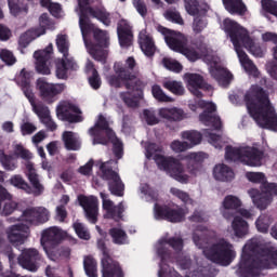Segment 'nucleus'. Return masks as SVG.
<instances>
[{
    "label": "nucleus",
    "mask_w": 277,
    "mask_h": 277,
    "mask_svg": "<svg viewBox=\"0 0 277 277\" xmlns=\"http://www.w3.org/2000/svg\"><path fill=\"white\" fill-rule=\"evenodd\" d=\"M31 154L29 150L25 149L21 144L13 145V153L12 155H6L5 150L0 149V163L2 168L8 170L9 172H13L18 168V163L14 159H31Z\"/></svg>",
    "instance_id": "f3484780"
},
{
    "label": "nucleus",
    "mask_w": 277,
    "mask_h": 277,
    "mask_svg": "<svg viewBox=\"0 0 277 277\" xmlns=\"http://www.w3.org/2000/svg\"><path fill=\"white\" fill-rule=\"evenodd\" d=\"M151 93L154 98H156V101H159L160 103H174V98L168 96L163 90L161 89V87L155 84L151 88Z\"/></svg>",
    "instance_id": "3c124183"
},
{
    "label": "nucleus",
    "mask_w": 277,
    "mask_h": 277,
    "mask_svg": "<svg viewBox=\"0 0 277 277\" xmlns=\"http://www.w3.org/2000/svg\"><path fill=\"white\" fill-rule=\"evenodd\" d=\"M5 246V239L3 238V236L0 234V252H2L3 254H6L8 259H9V263L12 267V265H14V261H16V255H14V253H12V247Z\"/></svg>",
    "instance_id": "5fc2aeb1"
},
{
    "label": "nucleus",
    "mask_w": 277,
    "mask_h": 277,
    "mask_svg": "<svg viewBox=\"0 0 277 277\" xmlns=\"http://www.w3.org/2000/svg\"><path fill=\"white\" fill-rule=\"evenodd\" d=\"M157 31L162 34L166 43L171 51L182 53V55H185L189 62H196L197 60H200V57H203V62L210 66L209 70L211 77L217 81L219 85L226 88V85L233 81V74L226 70L224 65H222L220 56L215 55V52L207 48V45L200 50V54L198 51L187 47V37H185V35L170 30L163 26H157Z\"/></svg>",
    "instance_id": "f03ea898"
},
{
    "label": "nucleus",
    "mask_w": 277,
    "mask_h": 277,
    "mask_svg": "<svg viewBox=\"0 0 277 277\" xmlns=\"http://www.w3.org/2000/svg\"><path fill=\"white\" fill-rule=\"evenodd\" d=\"M78 202L82 207L87 220L91 224H96V220H98V198L95 196H78Z\"/></svg>",
    "instance_id": "c756f323"
},
{
    "label": "nucleus",
    "mask_w": 277,
    "mask_h": 277,
    "mask_svg": "<svg viewBox=\"0 0 277 277\" xmlns=\"http://www.w3.org/2000/svg\"><path fill=\"white\" fill-rule=\"evenodd\" d=\"M141 118L143 122H146L150 127L159 124V118H157V116L155 115V110L153 109L143 110Z\"/></svg>",
    "instance_id": "4d7b16f0"
},
{
    "label": "nucleus",
    "mask_w": 277,
    "mask_h": 277,
    "mask_svg": "<svg viewBox=\"0 0 277 277\" xmlns=\"http://www.w3.org/2000/svg\"><path fill=\"white\" fill-rule=\"evenodd\" d=\"M225 159L226 161H239L249 168H261L263 166V151L255 146H227Z\"/></svg>",
    "instance_id": "9b49d317"
},
{
    "label": "nucleus",
    "mask_w": 277,
    "mask_h": 277,
    "mask_svg": "<svg viewBox=\"0 0 277 277\" xmlns=\"http://www.w3.org/2000/svg\"><path fill=\"white\" fill-rule=\"evenodd\" d=\"M100 197L102 198L104 217H106V220H120L122 217V213H124V203L120 202L117 206L114 205V201L109 199V195L104 192L100 193Z\"/></svg>",
    "instance_id": "cd10ccee"
},
{
    "label": "nucleus",
    "mask_w": 277,
    "mask_h": 277,
    "mask_svg": "<svg viewBox=\"0 0 277 277\" xmlns=\"http://www.w3.org/2000/svg\"><path fill=\"white\" fill-rule=\"evenodd\" d=\"M89 135L93 137V145L107 144V138L103 137L104 135H107L109 142L114 145V154L116 157L118 159L122 157V142L116 137V133L109 128L107 119L102 115L98 116L94 127L89 130Z\"/></svg>",
    "instance_id": "f8f14e48"
},
{
    "label": "nucleus",
    "mask_w": 277,
    "mask_h": 277,
    "mask_svg": "<svg viewBox=\"0 0 277 277\" xmlns=\"http://www.w3.org/2000/svg\"><path fill=\"white\" fill-rule=\"evenodd\" d=\"M18 265L28 272H38L42 258L36 249H25L17 259Z\"/></svg>",
    "instance_id": "c85d7f7f"
},
{
    "label": "nucleus",
    "mask_w": 277,
    "mask_h": 277,
    "mask_svg": "<svg viewBox=\"0 0 277 277\" xmlns=\"http://www.w3.org/2000/svg\"><path fill=\"white\" fill-rule=\"evenodd\" d=\"M201 107L205 111L199 115V120L206 127H213V129H222V121L220 117L215 115L217 106L211 102H205L202 100H194L188 102V108L190 111H198V108Z\"/></svg>",
    "instance_id": "4468645a"
},
{
    "label": "nucleus",
    "mask_w": 277,
    "mask_h": 277,
    "mask_svg": "<svg viewBox=\"0 0 277 277\" xmlns=\"http://www.w3.org/2000/svg\"><path fill=\"white\" fill-rule=\"evenodd\" d=\"M162 64L167 70H171L172 72H181L183 70V65L172 58H163Z\"/></svg>",
    "instance_id": "052dcab7"
},
{
    "label": "nucleus",
    "mask_w": 277,
    "mask_h": 277,
    "mask_svg": "<svg viewBox=\"0 0 277 277\" xmlns=\"http://www.w3.org/2000/svg\"><path fill=\"white\" fill-rule=\"evenodd\" d=\"M31 187L30 192H26V194H34V196H41L44 193V185L40 183L38 175L30 174L28 179Z\"/></svg>",
    "instance_id": "49530a36"
},
{
    "label": "nucleus",
    "mask_w": 277,
    "mask_h": 277,
    "mask_svg": "<svg viewBox=\"0 0 277 277\" xmlns=\"http://www.w3.org/2000/svg\"><path fill=\"white\" fill-rule=\"evenodd\" d=\"M40 5L49 9V12L55 18H62V16H64V11H62L60 3L51 2V0H40Z\"/></svg>",
    "instance_id": "37998d69"
},
{
    "label": "nucleus",
    "mask_w": 277,
    "mask_h": 277,
    "mask_svg": "<svg viewBox=\"0 0 277 277\" xmlns=\"http://www.w3.org/2000/svg\"><path fill=\"white\" fill-rule=\"evenodd\" d=\"M0 58L2 60V62H4V64H8V66H12L13 64H16V57L10 50H6V49L1 50Z\"/></svg>",
    "instance_id": "0e129e2a"
},
{
    "label": "nucleus",
    "mask_w": 277,
    "mask_h": 277,
    "mask_svg": "<svg viewBox=\"0 0 277 277\" xmlns=\"http://www.w3.org/2000/svg\"><path fill=\"white\" fill-rule=\"evenodd\" d=\"M241 199L237 196L228 195L222 201L221 212L222 215L228 220L230 217L229 211H237L241 207Z\"/></svg>",
    "instance_id": "e433bc0d"
},
{
    "label": "nucleus",
    "mask_w": 277,
    "mask_h": 277,
    "mask_svg": "<svg viewBox=\"0 0 277 277\" xmlns=\"http://www.w3.org/2000/svg\"><path fill=\"white\" fill-rule=\"evenodd\" d=\"M221 27L229 36L238 60L246 72L253 77H259V69H256V66H254L248 54L243 51L246 49L254 57H263L265 55V49H262L261 44L256 42L254 31H248V29L230 18H225Z\"/></svg>",
    "instance_id": "7ed1b4c3"
},
{
    "label": "nucleus",
    "mask_w": 277,
    "mask_h": 277,
    "mask_svg": "<svg viewBox=\"0 0 277 277\" xmlns=\"http://www.w3.org/2000/svg\"><path fill=\"white\" fill-rule=\"evenodd\" d=\"M222 1L225 10H227L229 14H238V16H243V14L248 12V8L241 0H222Z\"/></svg>",
    "instance_id": "4c0bfd02"
},
{
    "label": "nucleus",
    "mask_w": 277,
    "mask_h": 277,
    "mask_svg": "<svg viewBox=\"0 0 277 277\" xmlns=\"http://www.w3.org/2000/svg\"><path fill=\"white\" fill-rule=\"evenodd\" d=\"M135 68V58L128 57L126 64L115 63L114 69L118 77L108 76L107 82L113 88H120L122 81L126 83L127 90L136 91V96L131 97V93H120V97L128 107H140V102L144 98V92L140 90L142 88V81L137 78L136 75H132L133 69Z\"/></svg>",
    "instance_id": "423d86ee"
},
{
    "label": "nucleus",
    "mask_w": 277,
    "mask_h": 277,
    "mask_svg": "<svg viewBox=\"0 0 277 277\" xmlns=\"http://www.w3.org/2000/svg\"><path fill=\"white\" fill-rule=\"evenodd\" d=\"M37 90L45 103L52 104L57 101V95L66 90V85L64 83L47 82L44 78H39L37 80Z\"/></svg>",
    "instance_id": "6ab92c4d"
},
{
    "label": "nucleus",
    "mask_w": 277,
    "mask_h": 277,
    "mask_svg": "<svg viewBox=\"0 0 277 277\" xmlns=\"http://www.w3.org/2000/svg\"><path fill=\"white\" fill-rule=\"evenodd\" d=\"M111 163H114V161H108L104 163L97 162L96 167L100 168L102 172V179H104V181H108L109 192L114 196H122L124 192V184H122V181H120V176L118 175V173L111 170Z\"/></svg>",
    "instance_id": "dca6fc26"
},
{
    "label": "nucleus",
    "mask_w": 277,
    "mask_h": 277,
    "mask_svg": "<svg viewBox=\"0 0 277 277\" xmlns=\"http://www.w3.org/2000/svg\"><path fill=\"white\" fill-rule=\"evenodd\" d=\"M109 235L113 239V242L117 246H124L129 243V236H127V232L120 227L110 228Z\"/></svg>",
    "instance_id": "79ce46f5"
},
{
    "label": "nucleus",
    "mask_w": 277,
    "mask_h": 277,
    "mask_svg": "<svg viewBox=\"0 0 277 277\" xmlns=\"http://www.w3.org/2000/svg\"><path fill=\"white\" fill-rule=\"evenodd\" d=\"M36 126L31 122H24L21 126L22 135H31V133L36 132Z\"/></svg>",
    "instance_id": "338daca9"
},
{
    "label": "nucleus",
    "mask_w": 277,
    "mask_h": 277,
    "mask_svg": "<svg viewBox=\"0 0 277 277\" xmlns=\"http://www.w3.org/2000/svg\"><path fill=\"white\" fill-rule=\"evenodd\" d=\"M102 81H101V76H98V71L92 70V75L89 76V85L93 90H98L101 88Z\"/></svg>",
    "instance_id": "69168bd1"
},
{
    "label": "nucleus",
    "mask_w": 277,
    "mask_h": 277,
    "mask_svg": "<svg viewBox=\"0 0 277 277\" xmlns=\"http://www.w3.org/2000/svg\"><path fill=\"white\" fill-rule=\"evenodd\" d=\"M203 135L207 137L209 144L217 149L222 148L226 144V137L213 134L209 131H206Z\"/></svg>",
    "instance_id": "8fccbe9b"
},
{
    "label": "nucleus",
    "mask_w": 277,
    "mask_h": 277,
    "mask_svg": "<svg viewBox=\"0 0 277 277\" xmlns=\"http://www.w3.org/2000/svg\"><path fill=\"white\" fill-rule=\"evenodd\" d=\"M6 239L13 246H23L29 237V225L15 224L11 225L5 230Z\"/></svg>",
    "instance_id": "bb28decb"
},
{
    "label": "nucleus",
    "mask_w": 277,
    "mask_h": 277,
    "mask_svg": "<svg viewBox=\"0 0 277 277\" xmlns=\"http://www.w3.org/2000/svg\"><path fill=\"white\" fill-rule=\"evenodd\" d=\"M92 0H78L76 12L79 16V27L89 55H92L97 62H105L107 57V47H109V35L90 24V16L97 18L103 25L108 26L111 23L109 13L105 9L94 11L90 8Z\"/></svg>",
    "instance_id": "f257e3e1"
},
{
    "label": "nucleus",
    "mask_w": 277,
    "mask_h": 277,
    "mask_svg": "<svg viewBox=\"0 0 277 277\" xmlns=\"http://www.w3.org/2000/svg\"><path fill=\"white\" fill-rule=\"evenodd\" d=\"M163 88L175 94L176 96H183L185 94V87H183V82L176 80H167L163 82Z\"/></svg>",
    "instance_id": "c03bdc74"
},
{
    "label": "nucleus",
    "mask_w": 277,
    "mask_h": 277,
    "mask_svg": "<svg viewBox=\"0 0 277 277\" xmlns=\"http://www.w3.org/2000/svg\"><path fill=\"white\" fill-rule=\"evenodd\" d=\"M63 142L67 150H79L81 148L79 135L75 134V132H64Z\"/></svg>",
    "instance_id": "a19ab883"
},
{
    "label": "nucleus",
    "mask_w": 277,
    "mask_h": 277,
    "mask_svg": "<svg viewBox=\"0 0 277 277\" xmlns=\"http://www.w3.org/2000/svg\"><path fill=\"white\" fill-rule=\"evenodd\" d=\"M245 176L250 183L261 185L260 190L250 188L247 192L253 205L261 211L267 209L272 205L274 196H277V184L267 182V176L263 172H247Z\"/></svg>",
    "instance_id": "1a4fd4ad"
},
{
    "label": "nucleus",
    "mask_w": 277,
    "mask_h": 277,
    "mask_svg": "<svg viewBox=\"0 0 277 277\" xmlns=\"http://www.w3.org/2000/svg\"><path fill=\"white\" fill-rule=\"evenodd\" d=\"M163 16L167 21H170V23H175L176 25H185L181 13H179L176 10H168L163 13Z\"/></svg>",
    "instance_id": "6e6d98bb"
},
{
    "label": "nucleus",
    "mask_w": 277,
    "mask_h": 277,
    "mask_svg": "<svg viewBox=\"0 0 277 277\" xmlns=\"http://www.w3.org/2000/svg\"><path fill=\"white\" fill-rule=\"evenodd\" d=\"M256 239L249 240L243 249L239 269L245 277H258L261 269H274L277 267V250L264 249L259 251Z\"/></svg>",
    "instance_id": "39448f33"
},
{
    "label": "nucleus",
    "mask_w": 277,
    "mask_h": 277,
    "mask_svg": "<svg viewBox=\"0 0 277 277\" xmlns=\"http://www.w3.org/2000/svg\"><path fill=\"white\" fill-rule=\"evenodd\" d=\"M181 137L187 145L188 150L202 142V134L196 130L184 131L181 133Z\"/></svg>",
    "instance_id": "58836bf2"
},
{
    "label": "nucleus",
    "mask_w": 277,
    "mask_h": 277,
    "mask_svg": "<svg viewBox=\"0 0 277 277\" xmlns=\"http://www.w3.org/2000/svg\"><path fill=\"white\" fill-rule=\"evenodd\" d=\"M172 196H175V198H179V200L183 201L184 205L187 207H194L196 205V201L194 199L189 198V195L179 188H171Z\"/></svg>",
    "instance_id": "603ef678"
},
{
    "label": "nucleus",
    "mask_w": 277,
    "mask_h": 277,
    "mask_svg": "<svg viewBox=\"0 0 277 277\" xmlns=\"http://www.w3.org/2000/svg\"><path fill=\"white\" fill-rule=\"evenodd\" d=\"M245 102L251 118L255 120L258 127L277 131L276 108H274L263 89L252 85L245 95Z\"/></svg>",
    "instance_id": "20e7f679"
},
{
    "label": "nucleus",
    "mask_w": 277,
    "mask_h": 277,
    "mask_svg": "<svg viewBox=\"0 0 277 277\" xmlns=\"http://www.w3.org/2000/svg\"><path fill=\"white\" fill-rule=\"evenodd\" d=\"M212 176L220 183H230L235 180V171L225 163H219L213 168Z\"/></svg>",
    "instance_id": "473e14b6"
},
{
    "label": "nucleus",
    "mask_w": 277,
    "mask_h": 277,
    "mask_svg": "<svg viewBox=\"0 0 277 277\" xmlns=\"http://www.w3.org/2000/svg\"><path fill=\"white\" fill-rule=\"evenodd\" d=\"M145 150V157L147 159H154L159 170L166 172L168 176H171V179H174V181H177V183H182L183 185L189 183V175L185 171V164L175 157L161 155V153H163V147L161 145L146 143Z\"/></svg>",
    "instance_id": "6e6552de"
},
{
    "label": "nucleus",
    "mask_w": 277,
    "mask_h": 277,
    "mask_svg": "<svg viewBox=\"0 0 277 277\" xmlns=\"http://www.w3.org/2000/svg\"><path fill=\"white\" fill-rule=\"evenodd\" d=\"M56 47L60 53L63 54L64 60L56 63V77L57 79H66L68 77V70H77L79 66L72 60L68 57V49H70V42L68 41V36L57 35Z\"/></svg>",
    "instance_id": "ddd939ff"
},
{
    "label": "nucleus",
    "mask_w": 277,
    "mask_h": 277,
    "mask_svg": "<svg viewBox=\"0 0 277 277\" xmlns=\"http://www.w3.org/2000/svg\"><path fill=\"white\" fill-rule=\"evenodd\" d=\"M184 6L187 14L196 16L193 23V31L195 34H200V31L207 28V17H205L207 9H200L198 0H184Z\"/></svg>",
    "instance_id": "412c9836"
},
{
    "label": "nucleus",
    "mask_w": 277,
    "mask_h": 277,
    "mask_svg": "<svg viewBox=\"0 0 277 277\" xmlns=\"http://www.w3.org/2000/svg\"><path fill=\"white\" fill-rule=\"evenodd\" d=\"M262 9L274 16H277V2L274 0H262L261 1Z\"/></svg>",
    "instance_id": "e2e57ef3"
},
{
    "label": "nucleus",
    "mask_w": 277,
    "mask_h": 277,
    "mask_svg": "<svg viewBox=\"0 0 277 277\" xmlns=\"http://www.w3.org/2000/svg\"><path fill=\"white\" fill-rule=\"evenodd\" d=\"M9 10L12 16H21V14H27V5L21 3V0H8Z\"/></svg>",
    "instance_id": "09e8293b"
},
{
    "label": "nucleus",
    "mask_w": 277,
    "mask_h": 277,
    "mask_svg": "<svg viewBox=\"0 0 277 277\" xmlns=\"http://www.w3.org/2000/svg\"><path fill=\"white\" fill-rule=\"evenodd\" d=\"M17 81L26 96L28 98L32 111L38 116L40 122L47 127L50 131H55L57 129V124L55 121H53V118H51V110H49V107L42 105V104H36L35 95H34V89L31 88L30 81H31V74L25 71L23 69L17 77Z\"/></svg>",
    "instance_id": "9d476101"
},
{
    "label": "nucleus",
    "mask_w": 277,
    "mask_h": 277,
    "mask_svg": "<svg viewBox=\"0 0 277 277\" xmlns=\"http://www.w3.org/2000/svg\"><path fill=\"white\" fill-rule=\"evenodd\" d=\"M138 194L141 198H143V200H146L147 202L157 200V193L146 183L140 185Z\"/></svg>",
    "instance_id": "de8ad7c7"
},
{
    "label": "nucleus",
    "mask_w": 277,
    "mask_h": 277,
    "mask_svg": "<svg viewBox=\"0 0 277 277\" xmlns=\"http://www.w3.org/2000/svg\"><path fill=\"white\" fill-rule=\"evenodd\" d=\"M232 230L235 237H246L249 230L248 222L242 220L241 216L235 215L232 221Z\"/></svg>",
    "instance_id": "ea45409f"
},
{
    "label": "nucleus",
    "mask_w": 277,
    "mask_h": 277,
    "mask_svg": "<svg viewBox=\"0 0 277 277\" xmlns=\"http://www.w3.org/2000/svg\"><path fill=\"white\" fill-rule=\"evenodd\" d=\"M68 237V234L60 227H50L42 232L41 234V246L45 252V254L53 261V258L51 256V248L53 246H57L62 239H66Z\"/></svg>",
    "instance_id": "4be33fe9"
},
{
    "label": "nucleus",
    "mask_w": 277,
    "mask_h": 277,
    "mask_svg": "<svg viewBox=\"0 0 277 277\" xmlns=\"http://www.w3.org/2000/svg\"><path fill=\"white\" fill-rule=\"evenodd\" d=\"M158 116L168 122H181L186 120V118H189V114L176 106L159 108Z\"/></svg>",
    "instance_id": "7c9ffc66"
},
{
    "label": "nucleus",
    "mask_w": 277,
    "mask_h": 277,
    "mask_svg": "<svg viewBox=\"0 0 277 277\" xmlns=\"http://www.w3.org/2000/svg\"><path fill=\"white\" fill-rule=\"evenodd\" d=\"M10 183L11 185H13V187H16L17 189H23V192H31V186L29 184L26 183L25 179H23V176L21 175H13L10 179Z\"/></svg>",
    "instance_id": "864d4df0"
},
{
    "label": "nucleus",
    "mask_w": 277,
    "mask_h": 277,
    "mask_svg": "<svg viewBox=\"0 0 277 277\" xmlns=\"http://www.w3.org/2000/svg\"><path fill=\"white\" fill-rule=\"evenodd\" d=\"M184 159L187 161V170L189 174L198 176L200 173V167H198L197 163L205 161V159H207V154L202 151L188 153L184 156Z\"/></svg>",
    "instance_id": "72a5a7b5"
},
{
    "label": "nucleus",
    "mask_w": 277,
    "mask_h": 277,
    "mask_svg": "<svg viewBox=\"0 0 277 277\" xmlns=\"http://www.w3.org/2000/svg\"><path fill=\"white\" fill-rule=\"evenodd\" d=\"M170 149L172 150V153L179 155L180 153H185V150H189V147L187 146V143H185V141L174 140L170 144Z\"/></svg>",
    "instance_id": "680f3d73"
},
{
    "label": "nucleus",
    "mask_w": 277,
    "mask_h": 277,
    "mask_svg": "<svg viewBox=\"0 0 277 277\" xmlns=\"http://www.w3.org/2000/svg\"><path fill=\"white\" fill-rule=\"evenodd\" d=\"M183 79L186 83L187 90L197 98L202 97V92L200 90H208L209 92L213 90V87L205 82V78L199 74L188 72L183 76Z\"/></svg>",
    "instance_id": "393cba45"
},
{
    "label": "nucleus",
    "mask_w": 277,
    "mask_h": 277,
    "mask_svg": "<svg viewBox=\"0 0 277 277\" xmlns=\"http://www.w3.org/2000/svg\"><path fill=\"white\" fill-rule=\"evenodd\" d=\"M262 40L263 42H273L274 44H277V34L264 32L262 34Z\"/></svg>",
    "instance_id": "774afa93"
},
{
    "label": "nucleus",
    "mask_w": 277,
    "mask_h": 277,
    "mask_svg": "<svg viewBox=\"0 0 277 277\" xmlns=\"http://www.w3.org/2000/svg\"><path fill=\"white\" fill-rule=\"evenodd\" d=\"M74 230L80 239H84V241L90 240V232L88 230V227H85V225H83L82 223H74Z\"/></svg>",
    "instance_id": "bf43d9fd"
},
{
    "label": "nucleus",
    "mask_w": 277,
    "mask_h": 277,
    "mask_svg": "<svg viewBox=\"0 0 277 277\" xmlns=\"http://www.w3.org/2000/svg\"><path fill=\"white\" fill-rule=\"evenodd\" d=\"M84 272L88 277H98V268L96 266V260L92 256H85L83 261Z\"/></svg>",
    "instance_id": "a18cd8bd"
},
{
    "label": "nucleus",
    "mask_w": 277,
    "mask_h": 277,
    "mask_svg": "<svg viewBox=\"0 0 277 277\" xmlns=\"http://www.w3.org/2000/svg\"><path fill=\"white\" fill-rule=\"evenodd\" d=\"M53 56V43H50L45 49L38 50L34 53L35 66L39 75H51V57Z\"/></svg>",
    "instance_id": "b1692460"
},
{
    "label": "nucleus",
    "mask_w": 277,
    "mask_h": 277,
    "mask_svg": "<svg viewBox=\"0 0 277 277\" xmlns=\"http://www.w3.org/2000/svg\"><path fill=\"white\" fill-rule=\"evenodd\" d=\"M47 29H51V22L49 21V15L42 14L39 18V27L28 29L19 37V49H27L30 42H34L40 36H44Z\"/></svg>",
    "instance_id": "a211bd4d"
},
{
    "label": "nucleus",
    "mask_w": 277,
    "mask_h": 277,
    "mask_svg": "<svg viewBox=\"0 0 277 277\" xmlns=\"http://www.w3.org/2000/svg\"><path fill=\"white\" fill-rule=\"evenodd\" d=\"M79 106L68 102L62 101L56 106V118L63 122H83Z\"/></svg>",
    "instance_id": "aec40b11"
},
{
    "label": "nucleus",
    "mask_w": 277,
    "mask_h": 277,
    "mask_svg": "<svg viewBox=\"0 0 277 277\" xmlns=\"http://www.w3.org/2000/svg\"><path fill=\"white\" fill-rule=\"evenodd\" d=\"M193 241L197 248L202 250V253L209 261L217 265H228L233 263V259L237 256L233 245L222 239L214 243H209V232L207 227H197L193 235Z\"/></svg>",
    "instance_id": "0eeeda50"
},
{
    "label": "nucleus",
    "mask_w": 277,
    "mask_h": 277,
    "mask_svg": "<svg viewBox=\"0 0 277 277\" xmlns=\"http://www.w3.org/2000/svg\"><path fill=\"white\" fill-rule=\"evenodd\" d=\"M269 224H272V219L265 214L261 215L255 222L259 233H267Z\"/></svg>",
    "instance_id": "13d9d810"
},
{
    "label": "nucleus",
    "mask_w": 277,
    "mask_h": 277,
    "mask_svg": "<svg viewBox=\"0 0 277 277\" xmlns=\"http://www.w3.org/2000/svg\"><path fill=\"white\" fill-rule=\"evenodd\" d=\"M138 43L141 47V51H143L144 55L150 57L155 55V41H153V37L146 30H142L138 35Z\"/></svg>",
    "instance_id": "c9c22d12"
},
{
    "label": "nucleus",
    "mask_w": 277,
    "mask_h": 277,
    "mask_svg": "<svg viewBox=\"0 0 277 277\" xmlns=\"http://www.w3.org/2000/svg\"><path fill=\"white\" fill-rule=\"evenodd\" d=\"M187 215V210L181 208L174 210L167 206L155 205L154 207V217L155 220H168V222H183Z\"/></svg>",
    "instance_id": "a878e982"
},
{
    "label": "nucleus",
    "mask_w": 277,
    "mask_h": 277,
    "mask_svg": "<svg viewBox=\"0 0 277 277\" xmlns=\"http://www.w3.org/2000/svg\"><path fill=\"white\" fill-rule=\"evenodd\" d=\"M117 34L120 47H131L133 32L131 31V25H129V22L121 19L117 26Z\"/></svg>",
    "instance_id": "f704fd0d"
},
{
    "label": "nucleus",
    "mask_w": 277,
    "mask_h": 277,
    "mask_svg": "<svg viewBox=\"0 0 277 277\" xmlns=\"http://www.w3.org/2000/svg\"><path fill=\"white\" fill-rule=\"evenodd\" d=\"M18 209V202L12 201V195L0 185V215H12Z\"/></svg>",
    "instance_id": "2f4dec72"
},
{
    "label": "nucleus",
    "mask_w": 277,
    "mask_h": 277,
    "mask_svg": "<svg viewBox=\"0 0 277 277\" xmlns=\"http://www.w3.org/2000/svg\"><path fill=\"white\" fill-rule=\"evenodd\" d=\"M51 217V213L49 210L44 207H38V208H28L26 209L21 219H9V222L12 224V222L21 221L26 222L27 224H44V222H49V219Z\"/></svg>",
    "instance_id": "5701e85b"
},
{
    "label": "nucleus",
    "mask_w": 277,
    "mask_h": 277,
    "mask_svg": "<svg viewBox=\"0 0 277 277\" xmlns=\"http://www.w3.org/2000/svg\"><path fill=\"white\" fill-rule=\"evenodd\" d=\"M97 250L102 252L101 273L102 277H121L122 268L120 264L109 256V249L103 238L97 239Z\"/></svg>",
    "instance_id": "2eb2a0df"
}]
</instances>
